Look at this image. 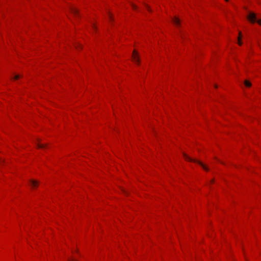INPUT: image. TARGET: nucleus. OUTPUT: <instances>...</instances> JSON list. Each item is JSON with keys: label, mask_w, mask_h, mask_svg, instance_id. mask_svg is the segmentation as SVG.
I'll return each instance as SVG.
<instances>
[{"label": "nucleus", "mask_w": 261, "mask_h": 261, "mask_svg": "<svg viewBox=\"0 0 261 261\" xmlns=\"http://www.w3.org/2000/svg\"><path fill=\"white\" fill-rule=\"evenodd\" d=\"M108 17L110 21H113V14L110 12H109L108 13Z\"/></svg>", "instance_id": "1a4fd4ad"}, {"label": "nucleus", "mask_w": 261, "mask_h": 261, "mask_svg": "<svg viewBox=\"0 0 261 261\" xmlns=\"http://www.w3.org/2000/svg\"><path fill=\"white\" fill-rule=\"evenodd\" d=\"M172 22L177 27H179L180 25V19L176 16H174L173 18H172Z\"/></svg>", "instance_id": "39448f33"}, {"label": "nucleus", "mask_w": 261, "mask_h": 261, "mask_svg": "<svg viewBox=\"0 0 261 261\" xmlns=\"http://www.w3.org/2000/svg\"><path fill=\"white\" fill-rule=\"evenodd\" d=\"M132 60L137 65H140V60L138 53L136 50H134L132 54Z\"/></svg>", "instance_id": "7ed1b4c3"}, {"label": "nucleus", "mask_w": 261, "mask_h": 261, "mask_svg": "<svg viewBox=\"0 0 261 261\" xmlns=\"http://www.w3.org/2000/svg\"><path fill=\"white\" fill-rule=\"evenodd\" d=\"M183 156H184V158L185 159V160L187 161H189V162H194V163H197L198 164H199L202 168L203 169L206 171H208V168H207V167L203 164L202 162H201L200 161L196 160V159H193L192 158H191V157H190L189 156H188L187 154L184 153L183 154Z\"/></svg>", "instance_id": "f257e3e1"}, {"label": "nucleus", "mask_w": 261, "mask_h": 261, "mask_svg": "<svg viewBox=\"0 0 261 261\" xmlns=\"http://www.w3.org/2000/svg\"><path fill=\"white\" fill-rule=\"evenodd\" d=\"M244 84H245V86L247 87H250L251 86V83L247 80H246L245 81Z\"/></svg>", "instance_id": "9d476101"}, {"label": "nucleus", "mask_w": 261, "mask_h": 261, "mask_svg": "<svg viewBox=\"0 0 261 261\" xmlns=\"http://www.w3.org/2000/svg\"><path fill=\"white\" fill-rule=\"evenodd\" d=\"M19 78H20V75H15V76L14 77V80H18Z\"/></svg>", "instance_id": "2eb2a0df"}, {"label": "nucleus", "mask_w": 261, "mask_h": 261, "mask_svg": "<svg viewBox=\"0 0 261 261\" xmlns=\"http://www.w3.org/2000/svg\"><path fill=\"white\" fill-rule=\"evenodd\" d=\"M242 34L241 32L240 31L239 32V36H238V43L240 46H241L243 43L242 42Z\"/></svg>", "instance_id": "6e6552de"}, {"label": "nucleus", "mask_w": 261, "mask_h": 261, "mask_svg": "<svg viewBox=\"0 0 261 261\" xmlns=\"http://www.w3.org/2000/svg\"><path fill=\"white\" fill-rule=\"evenodd\" d=\"M39 182L35 179H31L29 182V186L32 189H35L39 186Z\"/></svg>", "instance_id": "20e7f679"}, {"label": "nucleus", "mask_w": 261, "mask_h": 261, "mask_svg": "<svg viewBox=\"0 0 261 261\" xmlns=\"http://www.w3.org/2000/svg\"><path fill=\"white\" fill-rule=\"evenodd\" d=\"M76 47L77 48V49H80L82 48V45H81V44H79L78 46H76Z\"/></svg>", "instance_id": "f3484780"}, {"label": "nucleus", "mask_w": 261, "mask_h": 261, "mask_svg": "<svg viewBox=\"0 0 261 261\" xmlns=\"http://www.w3.org/2000/svg\"><path fill=\"white\" fill-rule=\"evenodd\" d=\"M131 7L134 10L137 11L138 10V6L134 4L131 3Z\"/></svg>", "instance_id": "9b49d317"}, {"label": "nucleus", "mask_w": 261, "mask_h": 261, "mask_svg": "<svg viewBox=\"0 0 261 261\" xmlns=\"http://www.w3.org/2000/svg\"><path fill=\"white\" fill-rule=\"evenodd\" d=\"M215 88H218L217 85H215Z\"/></svg>", "instance_id": "a211bd4d"}, {"label": "nucleus", "mask_w": 261, "mask_h": 261, "mask_svg": "<svg viewBox=\"0 0 261 261\" xmlns=\"http://www.w3.org/2000/svg\"><path fill=\"white\" fill-rule=\"evenodd\" d=\"M248 21L252 24L257 22L256 15L254 12H250L247 16Z\"/></svg>", "instance_id": "f03ea898"}, {"label": "nucleus", "mask_w": 261, "mask_h": 261, "mask_svg": "<svg viewBox=\"0 0 261 261\" xmlns=\"http://www.w3.org/2000/svg\"><path fill=\"white\" fill-rule=\"evenodd\" d=\"M226 2H229V0H225Z\"/></svg>", "instance_id": "6ab92c4d"}, {"label": "nucleus", "mask_w": 261, "mask_h": 261, "mask_svg": "<svg viewBox=\"0 0 261 261\" xmlns=\"http://www.w3.org/2000/svg\"><path fill=\"white\" fill-rule=\"evenodd\" d=\"M36 146L38 148H45L46 147V145L41 143L39 139L37 141Z\"/></svg>", "instance_id": "0eeeda50"}, {"label": "nucleus", "mask_w": 261, "mask_h": 261, "mask_svg": "<svg viewBox=\"0 0 261 261\" xmlns=\"http://www.w3.org/2000/svg\"><path fill=\"white\" fill-rule=\"evenodd\" d=\"M92 28L94 31H95L96 30V25L95 23L92 24Z\"/></svg>", "instance_id": "ddd939ff"}, {"label": "nucleus", "mask_w": 261, "mask_h": 261, "mask_svg": "<svg viewBox=\"0 0 261 261\" xmlns=\"http://www.w3.org/2000/svg\"><path fill=\"white\" fill-rule=\"evenodd\" d=\"M257 23L261 26V18L260 19L257 20Z\"/></svg>", "instance_id": "dca6fc26"}, {"label": "nucleus", "mask_w": 261, "mask_h": 261, "mask_svg": "<svg viewBox=\"0 0 261 261\" xmlns=\"http://www.w3.org/2000/svg\"><path fill=\"white\" fill-rule=\"evenodd\" d=\"M144 7L147 11H148L149 12H151V9L149 5H148L147 4H144Z\"/></svg>", "instance_id": "f8f14e48"}, {"label": "nucleus", "mask_w": 261, "mask_h": 261, "mask_svg": "<svg viewBox=\"0 0 261 261\" xmlns=\"http://www.w3.org/2000/svg\"><path fill=\"white\" fill-rule=\"evenodd\" d=\"M71 12L75 16H77L79 15V10L75 8L72 7L70 8Z\"/></svg>", "instance_id": "423d86ee"}, {"label": "nucleus", "mask_w": 261, "mask_h": 261, "mask_svg": "<svg viewBox=\"0 0 261 261\" xmlns=\"http://www.w3.org/2000/svg\"><path fill=\"white\" fill-rule=\"evenodd\" d=\"M68 261H78L76 258L75 256L72 257V258H70Z\"/></svg>", "instance_id": "4468645a"}]
</instances>
